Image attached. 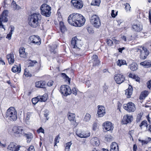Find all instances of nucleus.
<instances>
[{"label":"nucleus","mask_w":151,"mask_h":151,"mask_svg":"<svg viewBox=\"0 0 151 151\" xmlns=\"http://www.w3.org/2000/svg\"><path fill=\"white\" fill-rule=\"evenodd\" d=\"M68 23L71 25L80 27L84 24L86 19L81 14L74 13L68 16Z\"/></svg>","instance_id":"obj_1"},{"label":"nucleus","mask_w":151,"mask_h":151,"mask_svg":"<svg viewBox=\"0 0 151 151\" xmlns=\"http://www.w3.org/2000/svg\"><path fill=\"white\" fill-rule=\"evenodd\" d=\"M41 15L39 14L34 13L31 14L28 18V23L33 28L39 27L41 23Z\"/></svg>","instance_id":"obj_2"},{"label":"nucleus","mask_w":151,"mask_h":151,"mask_svg":"<svg viewBox=\"0 0 151 151\" xmlns=\"http://www.w3.org/2000/svg\"><path fill=\"white\" fill-rule=\"evenodd\" d=\"M17 112L15 109L11 107L8 109L6 113L5 116L8 117V119L11 121H16L17 118Z\"/></svg>","instance_id":"obj_3"},{"label":"nucleus","mask_w":151,"mask_h":151,"mask_svg":"<svg viewBox=\"0 0 151 151\" xmlns=\"http://www.w3.org/2000/svg\"><path fill=\"white\" fill-rule=\"evenodd\" d=\"M41 12L42 15L49 17L51 15V7L46 4H43L40 7Z\"/></svg>","instance_id":"obj_4"},{"label":"nucleus","mask_w":151,"mask_h":151,"mask_svg":"<svg viewBox=\"0 0 151 151\" xmlns=\"http://www.w3.org/2000/svg\"><path fill=\"white\" fill-rule=\"evenodd\" d=\"M71 43L73 48L77 49L78 51L80 50L81 52L83 51L82 48L81 42L78 40L77 37H73L72 38Z\"/></svg>","instance_id":"obj_5"},{"label":"nucleus","mask_w":151,"mask_h":151,"mask_svg":"<svg viewBox=\"0 0 151 151\" xmlns=\"http://www.w3.org/2000/svg\"><path fill=\"white\" fill-rule=\"evenodd\" d=\"M90 20L91 24L96 28L99 27L101 25V21L99 17L96 15H93L90 18Z\"/></svg>","instance_id":"obj_6"},{"label":"nucleus","mask_w":151,"mask_h":151,"mask_svg":"<svg viewBox=\"0 0 151 151\" xmlns=\"http://www.w3.org/2000/svg\"><path fill=\"white\" fill-rule=\"evenodd\" d=\"M12 131L15 135L17 137H21L24 133L23 127L21 126H17L14 127Z\"/></svg>","instance_id":"obj_7"},{"label":"nucleus","mask_w":151,"mask_h":151,"mask_svg":"<svg viewBox=\"0 0 151 151\" xmlns=\"http://www.w3.org/2000/svg\"><path fill=\"white\" fill-rule=\"evenodd\" d=\"M137 51L140 52V58L141 59L144 60L146 58L149 54V51L144 47H142V50L137 49Z\"/></svg>","instance_id":"obj_8"},{"label":"nucleus","mask_w":151,"mask_h":151,"mask_svg":"<svg viewBox=\"0 0 151 151\" xmlns=\"http://www.w3.org/2000/svg\"><path fill=\"white\" fill-rule=\"evenodd\" d=\"M60 91L62 94L65 96H67L71 93V90L70 87L67 85L61 86Z\"/></svg>","instance_id":"obj_9"},{"label":"nucleus","mask_w":151,"mask_h":151,"mask_svg":"<svg viewBox=\"0 0 151 151\" xmlns=\"http://www.w3.org/2000/svg\"><path fill=\"white\" fill-rule=\"evenodd\" d=\"M8 12L7 10H4L0 15V28H2L5 29L4 25L2 24V22H6L8 21L7 17L8 16Z\"/></svg>","instance_id":"obj_10"},{"label":"nucleus","mask_w":151,"mask_h":151,"mask_svg":"<svg viewBox=\"0 0 151 151\" xmlns=\"http://www.w3.org/2000/svg\"><path fill=\"white\" fill-rule=\"evenodd\" d=\"M29 40L30 42L36 44L37 45H39L41 43L40 38L38 36H31L29 37Z\"/></svg>","instance_id":"obj_11"},{"label":"nucleus","mask_w":151,"mask_h":151,"mask_svg":"<svg viewBox=\"0 0 151 151\" xmlns=\"http://www.w3.org/2000/svg\"><path fill=\"white\" fill-rule=\"evenodd\" d=\"M123 106L125 109L129 112H134L136 109L134 104L132 102L124 104Z\"/></svg>","instance_id":"obj_12"},{"label":"nucleus","mask_w":151,"mask_h":151,"mask_svg":"<svg viewBox=\"0 0 151 151\" xmlns=\"http://www.w3.org/2000/svg\"><path fill=\"white\" fill-rule=\"evenodd\" d=\"M71 3L73 6L77 9H81L83 6V4L80 0H71Z\"/></svg>","instance_id":"obj_13"},{"label":"nucleus","mask_w":151,"mask_h":151,"mask_svg":"<svg viewBox=\"0 0 151 151\" xmlns=\"http://www.w3.org/2000/svg\"><path fill=\"white\" fill-rule=\"evenodd\" d=\"M114 78L116 83L118 84H121L124 81L125 77L124 76L119 74H115Z\"/></svg>","instance_id":"obj_14"},{"label":"nucleus","mask_w":151,"mask_h":151,"mask_svg":"<svg viewBox=\"0 0 151 151\" xmlns=\"http://www.w3.org/2000/svg\"><path fill=\"white\" fill-rule=\"evenodd\" d=\"M133 118L132 116H128L127 115H125L122 120V123L123 124H126L130 123L133 120Z\"/></svg>","instance_id":"obj_15"},{"label":"nucleus","mask_w":151,"mask_h":151,"mask_svg":"<svg viewBox=\"0 0 151 151\" xmlns=\"http://www.w3.org/2000/svg\"><path fill=\"white\" fill-rule=\"evenodd\" d=\"M100 61L97 55H94L92 57V59L90 61L89 63H92L93 66L99 65Z\"/></svg>","instance_id":"obj_16"},{"label":"nucleus","mask_w":151,"mask_h":151,"mask_svg":"<svg viewBox=\"0 0 151 151\" xmlns=\"http://www.w3.org/2000/svg\"><path fill=\"white\" fill-rule=\"evenodd\" d=\"M20 147L19 145L16 146L13 143H11L8 146L7 150L8 151H19Z\"/></svg>","instance_id":"obj_17"},{"label":"nucleus","mask_w":151,"mask_h":151,"mask_svg":"<svg viewBox=\"0 0 151 151\" xmlns=\"http://www.w3.org/2000/svg\"><path fill=\"white\" fill-rule=\"evenodd\" d=\"M97 114L99 117H103L106 114L105 109L103 106H98Z\"/></svg>","instance_id":"obj_18"},{"label":"nucleus","mask_w":151,"mask_h":151,"mask_svg":"<svg viewBox=\"0 0 151 151\" xmlns=\"http://www.w3.org/2000/svg\"><path fill=\"white\" fill-rule=\"evenodd\" d=\"M104 128L107 131H111L113 130L114 127L112 124L110 122H106L103 124Z\"/></svg>","instance_id":"obj_19"},{"label":"nucleus","mask_w":151,"mask_h":151,"mask_svg":"<svg viewBox=\"0 0 151 151\" xmlns=\"http://www.w3.org/2000/svg\"><path fill=\"white\" fill-rule=\"evenodd\" d=\"M35 86L37 88H45L47 86V83L45 81H40L36 82Z\"/></svg>","instance_id":"obj_20"},{"label":"nucleus","mask_w":151,"mask_h":151,"mask_svg":"<svg viewBox=\"0 0 151 151\" xmlns=\"http://www.w3.org/2000/svg\"><path fill=\"white\" fill-rule=\"evenodd\" d=\"M133 91V89L131 86L129 85L128 88L126 89L125 91V94L127 95V98H129L131 97Z\"/></svg>","instance_id":"obj_21"},{"label":"nucleus","mask_w":151,"mask_h":151,"mask_svg":"<svg viewBox=\"0 0 151 151\" xmlns=\"http://www.w3.org/2000/svg\"><path fill=\"white\" fill-rule=\"evenodd\" d=\"M6 58L7 59L9 64H13L14 61V56L12 53H11L6 55Z\"/></svg>","instance_id":"obj_22"},{"label":"nucleus","mask_w":151,"mask_h":151,"mask_svg":"<svg viewBox=\"0 0 151 151\" xmlns=\"http://www.w3.org/2000/svg\"><path fill=\"white\" fill-rule=\"evenodd\" d=\"M150 92L146 90H145L142 91L139 96L140 100H143L145 99L148 96Z\"/></svg>","instance_id":"obj_23"},{"label":"nucleus","mask_w":151,"mask_h":151,"mask_svg":"<svg viewBox=\"0 0 151 151\" xmlns=\"http://www.w3.org/2000/svg\"><path fill=\"white\" fill-rule=\"evenodd\" d=\"M132 29L134 31L139 32L142 30V27L139 24H134L132 25Z\"/></svg>","instance_id":"obj_24"},{"label":"nucleus","mask_w":151,"mask_h":151,"mask_svg":"<svg viewBox=\"0 0 151 151\" xmlns=\"http://www.w3.org/2000/svg\"><path fill=\"white\" fill-rule=\"evenodd\" d=\"M19 52L20 57L24 58L26 57V53L25 52V48L24 47H21L19 48Z\"/></svg>","instance_id":"obj_25"},{"label":"nucleus","mask_w":151,"mask_h":151,"mask_svg":"<svg viewBox=\"0 0 151 151\" xmlns=\"http://www.w3.org/2000/svg\"><path fill=\"white\" fill-rule=\"evenodd\" d=\"M76 134L79 137L81 138H87L90 136V132H88L87 133L84 134L82 133H79L78 132H76Z\"/></svg>","instance_id":"obj_26"},{"label":"nucleus","mask_w":151,"mask_h":151,"mask_svg":"<svg viewBox=\"0 0 151 151\" xmlns=\"http://www.w3.org/2000/svg\"><path fill=\"white\" fill-rule=\"evenodd\" d=\"M110 149L111 151H114L113 150H116V151L119 150V146L118 144L116 142H113L110 146Z\"/></svg>","instance_id":"obj_27"},{"label":"nucleus","mask_w":151,"mask_h":151,"mask_svg":"<svg viewBox=\"0 0 151 151\" xmlns=\"http://www.w3.org/2000/svg\"><path fill=\"white\" fill-rule=\"evenodd\" d=\"M23 136H24L27 139V142H29L32 139L33 136L32 134L31 133L29 134H26L24 133Z\"/></svg>","instance_id":"obj_28"},{"label":"nucleus","mask_w":151,"mask_h":151,"mask_svg":"<svg viewBox=\"0 0 151 151\" xmlns=\"http://www.w3.org/2000/svg\"><path fill=\"white\" fill-rule=\"evenodd\" d=\"M91 142L93 145H95L96 146H98L100 144L99 141L97 137L93 138Z\"/></svg>","instance_id":"obj_29"},{"label":"nucleus","mask_w":151,"mask_h":151,"mask_svg":"<svg viewBox=\"0 0 151 151\" xmlns=\"http://www.w3.org/2000/svg\"><path fill=\"white\" fill-rule=\"evenodd\" d=\"M141 65L145 67H149L151 66V61H145L140 63Z\"/></svg>","instance_id":"obj_30"},{"label":"nucleus","mask_w":151,"mask_h":151,"mask_svg":"<svg viewBox=\"0 0 151 151\" xmlns=\"http://www.w3.org/2000/svg\"><path fill=\"white\" fill-rule=\"evenodd\" d=\"M21 67H18L17 65H14L12 67V71L14 73L17 72L19 73L21 72Z\"/></svg>","instance_id":"obj_31"},{"label":"nucleus","mask_w":151,"mask_h":151,"mask_svg":"<svg viewBox=\"0 0 151 151\" xmlns=\"http://www.w3.org/2000/svg\"><path fill=\"white\" fill-rule=\"evenodd\" d=\"M129 67L132 71H134L137 69L138 65L136 63H134L131 64Z\"/></svg>","instance_id":"obj_32"},{"label":"nucleus","mask_w":151,"mask_h":151,"mask_svg":"<svg viewBox=\"0 0 151 151\" xmlns=\"http://www.w3.org/2000/svg\"><path fill=\"white\" fill-rule=\"evenodd\" d=\"M60 29L62 33H64L66 30V28L63 22H60Z\"/></svg>","instance_id":"obj_33"},{"label":"nucleus","mask_w":151,"mask_h":151,"mask_svg":"<svg viewBox=\"0 0 151 151\" xmlns=\"http://www.w3.org/2000/svg\"><path fill=\"white\" fill-rule=\"evenodd\" d=\"M68 119L70 121H73L75 117V114L68 113Z\"/></svg>","instance_id":"obj_34"},{"label":"nucleus","mask_w":151,"mask_h":151,"mask_svg":"<svg viewBox=\"0 0 151 151\" xmlns=\"http://www.w3.org/2000/svg\"><path fill=\"white\" fill-rule=\"evenodd\" d=\"M100 3V0H93L91 3V5L99 6Z\"/></svg>","instance_id":"obj_35"},{"label":"nucleus","mask_w":151,"mask_h":151,"mask_svg":"<svg viewBox=\"0 0 151 151\" xmlns=\"http://www.w3.org/2000/svg\"><path fill=\"white\" fill-rule=\"evenodd\" d=\"M126 61L124 60H118L117 62V65L121 66L122 65L126 64Z\"/></svg>","instance_id":"obj_36"},{"label":"nucleus","mask_w":151,"mask_h":151,"mask_svg":"<svg viewBox=\"0 0 151 151\" xmlns=\"http://www.w3.org/2000/svg\"><path fill=\"white\" fill-rule=\"evenodd\" d=\"M91 115L88 113L86 114L84 118V120L86 122H88L90 119Z\"/></svg>","instance_id":"obj_37"},{"label":"nucleus","mask_w":151,"mask_h":151,"mask_svg":"<svg viewBox=\"0 0 151 151\" xmlns=\"http://www.w3.org/2000/svg\"><path fill=\"white\" fill-rule=\"evenodd\" d=\"M61 75L63 78L70 82V79L65 73H61Z\"/></svg>","instance_id":"obj_38"},{"label":"nucleus","mask_w":151,"mask_h":151,"mask_svg":"<svg viewBox=\"0 0 151 151\" xmlns=\"http://www.w3.org/2000/svg\"><path fill=\"white\" fill-rule=\"evenodd\" d=\"M125 9L127 12L130 11L131 7L129 4L128 3H126L124 4Z\"/></svg>","instance_id":"obj_39"},{"label":"nucleus","mask_w":151,"mask_h":151,"mask_svg":"<svg viewBox=\"0 0 151 151\" xmlns=\"http://www.w3.org/2000/svg\"><path fill=\"white\" fill-rule=\"evenodd\" d=\"M11 6L12 7L13 9L15 10L16 9H19L20 8V7L17 5L16 4L15 2L13 1L11 4Z\"/></svg>","instance_id":"obj_40"},{"label":"nucleus","mask_w":151,"mask_h":151,"mask_svg":"<svg viewBox=\"0 0 151 151\" xmlns=\"http://www.w3.org/2000/svg\"><path fill=\"white\" fill-rule=\"evenodd\" d=\"M144 126L145 127H147V122L146 120L143 121L139 125V126L140 127L141 129L142 128V127Z\"/></svg>","instance_id":"obj_41"},{"label":"nucleus","mask_w":151,"mask_h":151,"mask_svg":"<svg viewBox=\"0 0 151 151\" xmlns=\"http://www.w3.org/2000/svg\"><path fill=\"white\" fill-rule=\"evenodd\" d=\"M87 29L88 31V32L89 34H92L94 32V30L93 29V28H92L91 27H87Z\"/></svg>","instance_id":"obj_42"},{"label":"nucleus","mask_w":151,"mask_h":151,"mask_svg":"<svg viewBox=\"0 0 151 151\" xmlns=\"http://www.w3.org/2000/svg\"><path fill=\"white\" fill-rule=\"evenodd\" d=\"M38 98H33L32 99V104L34 105L36 104L39 101Z\"/></svg>","instance_id":"obj_43"},{"label":"nucleus","mask_w":151,"mask_h":151,"mask_svg":"<svg viewBox=\"0 0 151 151\" xmlns=\"http://www.w3.org/2000/svg\"><path fill=\"white\" fill-rule=\"evenodd\" d=\"M39 101H45L47 100V98L43 96H41L40 98H38Z\"/></svg>","instance_id":"obj_44"},{"label":"nucleus","mask_w":151,"mask_h":151,"mask_svg":"<svg viewBox=\"0 0 151 151\" xmlns=\"http://www.w3.org/2000/svg\"><path fill=\"white\" fill-rule=\"evenodd\" d=\"M32 113L28 112L27 114V116L26 118V122L28 121L30 117L31 116Z\"/></svg>","instance_id":"obj_45"},{"label":"nucleus","mask_w":151,"mask_h":151,"mask_svg":"<svg viewBox=\"0 0 151 151\" xmlns=\"http://www.w3.org/2000/svg\"><path fill=\"white\" fill-rule=\"evenodd\" d=\"M44 116L46 118L47 120H48L49 118L48 117V116L49 115V111L48 110H45L44 111Z\"/></svg>","instance_id":"obj_46"},{"label":"nucleus","mask_w":151,"mask_h":151,"mask_svg":"<svg viewBox=\"0 0 151 151\" xmlns=\"http://www.w3.org/2000/svg\"><path fill=\"white\" fill-rule=\"evenodd\" d=\"M142 117V115L141 113L138 114L137 116L136 119V121L137 122H139L140 121V120L141 119Z\"/></svg>","instance_id":"obj_47"},{"label":"nucleus","mask_w":151,"mask_h":151,"mask_svg":"<svg viewBox=\"0 0 151 151\" xmlns=\"http://www.w3.org/2000/svg\"><path fill=\"white\" fill-rule=\"evenodd\" d=\"M106 42L108 45L112 46L113 44V42L109 39L106 40Z\"/></svg>","instance_id":"obj_48"},{"label":"nucleus","mask_w":151,"mask_h":151,"mask_svg":"<svg viewBox=\"0 0 151 151\" xmlns=\"http://www.w3.org/2000/svg\"><path fill=\"white\" fill-rule=\"evenodd\" d=\"M105 139L108 141H111L112 139V137L110 135H107L105 136Z\"/></svg>","instance_id":"obj_49"},{"label":"nucleus","mask_w":151,"mask_h":151,"mask_svg":"<svg viewBox=\"0 0 151 151\" xmlns=\"http://www.w3.org/2000/svg\"><path fill=\"white\" fill-rule=\"evenodd\" d=\"M24 75L26 77L31 76V74L29 73L28 71H27L26 69L24 70Z\"/></svg>","instance_id":"obj_50"},{"label":"nucleus","mask_w":151,"mask_h":151,"mask_svg":"<svg viewBox=\"0 0 151 151\" xmlns=\"http://www.w3.org/2000/svg\"><path fill=\"white\" fill-rule=\"evenodd\" d=\"M72 143L71 142H69L67 143L66 144V145L65 146V149H69L70 148V147L72 145Z\"/></svg>","instance_id":"obj_51"},{"label":"nucleus","mask_w":151,"mask_h":151,"mask_svg":"<svg viewBox=\"0 0 151 151\" xmlns=\"http://www.w3.org/2000/svg\"><path fill=\"white\" fill-rule=\"evenodd\" d=\"M77 91L75 88H72L71 91V93L75 95L76 96L77 95Z\"/></svg>","instance_id":"obj_52"},{"label":"nucleus","mask_w":151,"mask_h":151,"mask_svg":"<svg viewBox=\"0 0 151 151\" xmlns=\"http://www.w3.org/2000/svg\"><path fill=\"white\" fill-rule=\"evenodd\" d=\"M30 62L29 63V65L31 66H34V64L37 63L36 60L31 61L30 60Z\"/></svg>","instance_id":"obj_53"},{"label":"nucleus","mask_w":151,"mask_h":151,"mask_svg":"<svg viewBox=\"0 0 151 151\" xmlns=\"http://www.w3.org/2000/svg\"><path fill=\"white\" fill-rule=\"evenodd\" d=\"M59 137V135H57L55 137V146L56 145V144L59 142V140L58 139Z\"/></svg>","instance_id":"obj_54"},{"label":"nucleus","mask_w":151,"mask_h":151,"mask_svg":"<svg viewBox=\"0 0 151 151\" xmlns=\"http://www.w3.org/2000/svg\"><path fill=\"white\" fill-rule=\"evenodd\" d=\"M117 12H116V14L114 13V11L112 10L111 11V16L112 17H115L117 14Z\"/></svg>","instance_id":"obj_55"},{"label":"nucleus","mask_w":151,"mask_h":151,"mask_svg":"<svg viewBox=\"0 0 151 151\" xmlns=\"http://www.w3.org/2000/svg\"><path fill=\"white\" fill-rule=\"evenodd\" d=\"M117 109H119V111H120V109L122 107V104L119 101L117 102Z\"/></svg>","instance_id":"obj_56"},{"label":"nucleus","mask_w":151,"mask_h":151,"mask_svg":"<svg viewBox=\"0 0 151 151\" xmlns=\"http://www.w3.org/2000/svg\"><path fill=\"white\" fill-rule=\"evenodd\" d=\"M147 87L150 89L151 88V79L147 81Z\"/></svg>","instance_id":"obj_57"},{"label":"nucleus","mask_w":151,"mask_h":151,"mask_svg":"<svg viewBox=\"0 0 151 151\" xmlns=\"http://www.w3.org/2000/svg\"><path fill=\"white\" fill-rule=\"evenodd\" d=\"M97 124L96 123H94L93 124V130H96L97 128Z\"/></svg>","instance_id":"obj_58"},{"label":"nucleus","mask_w":151,"mask_h":151,"mask_svg":"<svg viewBox=\"0 0 151 151\" xmlns=\"http://www.w3.org/2000/svg\"><path fill=\"white\" fill-rule=\"evenodd\" d=\"M27 151H35L34 147L33 146H31L27 149Z\"/></svg>","instance_id":"obj_59"},{"label":"nucleus","mask_w":151,"mask_h":151,"mask_svg":"<svg viewBox=\"0 0 151 151\" xmlns=\"http://www.w3.org/2000/svg\"><path fill=\"white\" fill-rule=\"evenodd\" d=\"M53 81L52 80H50L48 81L47 83V85L48 86H52L53 84Z\"/></svg>","instance_id":"obj_60"},{"label":"nucleus","mask_w":151,"mask_h":151,"mask_svg":"<svg viewBox=\"0 0 151 151\" xmlns=\"http://www.w3.org/2000/svg\"><path fill=\"white\" fill-rule=\"evenodd\" d=\"M12 34V33L9 32V33L7 35L6 38L8 39L9 40H10L11 38Z\"/></svg>","instance_id":"obj_61"},{"label":"nucleus","mask_w":151,"mask_h":151,"mask_svg":"<svg viewBox=\"0 0 151 151\" xmlns=\"http://www.w3.org/2000/svg\"><path fill=\"white\" fill-rule=\"evenodd\" d=\"M44 130L42 128V127H40V128L37 130V132H41L44 133Z\"/></svg>","instance_id":"obj_62"},{"label":"nucleus","mask_w":151,"mask_h":151,"mask_svg":"<svg viewBox=\"0 0 151 151\" xmlns=\"http://www.w3.org/2000/svg\"><path fill=\"white\" fill-rule=\"evenodd\" d=\"M149 19L150 20V22L151 24V12L150 9L149 10Z\"/></svg>","instance_id":"obj_63"},{"label":"nucleus","mask_w":151,"mask_h":151,"mask_svg":"<svg viewBox=\"0 0 151 151\" xmlns=\"http://www.w3.org/2000/svg\"><path fill=\"white\" fill-rule=\"evenodd\" d=\"M137 146L136 144H134L133 145V151H136L137 149Z\"/></svg>","instance_id":"obj_64"}]
</instances>
